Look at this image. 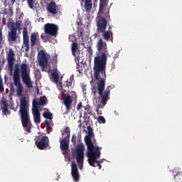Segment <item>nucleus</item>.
I'll return each mask as SVG.
<instances>
[{"label": "nucleus", "instance_id": "17", "mask_svg": "<svg viewBox=\"0 0 182 182\" xmlns=\"http://www.w3.org/2000/svg\"><path fill=\"white\" fill-rule=\"evenodd\" d=\"M174 174V180L176 182H182V171L180 169V167H176L172 171Z\"/></svg>", "mask_w": 182, "mask_h": 182}, {"label": "nucleus", "instance_id": "14", "mask_svg": "<svg viewBox=\"0 0 182 182\" xmlns=\"http://www.w3.org/2000/svg\"><path fill=\"white\" fill-rule=\"evenodd\" d=\"M16 28L14 26V23H12L10 31L8 35V41L9 42H16L18 39V34H16Z\"/></svg>", "mask_w": 182, "mask_h": 182}, {"label": "nucleus", "instance_id": "25", "mask_svg": "<svg viewBox=\"0 0 182 182\" xmlns=\"http://www.w3.org/2000/svg\"><path fill=\"white\" fill-rule=\"evenodd\" d=\"M44 123H46V124L47 134H49L50 132H52L53 130L52 127H53V121H52V119L51 120L46 119L44 121Z\"/></svg>", "mask_w": 182, "mask_h": 182}, {"label": "nucleus", "instance_id": "4", "mask_svg": "<svg viewBox=\"0 0 182 182\" xmlns=\"http://www.w3.org/2000/svg\"><path fill=\"white\" fill-rule=\"evenodd\" d=\"M13 80L14 82V85L17 87V96L21 97L23 93V86H22V83L21 82V73L19 71V66L18 65H16L14 68Z\"/></svg>", "mask_w": 182, "mask_h": 182}, {"label": "nucleus", "instance_id": "49", "mask_svg": "<svg viewBox=\"0 0 182 182\" xmlns=\"http://www.w3.org/2000/svg\"><path fill=\"white\" fill-rule=\"evenodd\" d=\"M2 63H3V65H4V63H5V59H3Z\"/></svg>", "mask_w": 182, "mask_h": 182}, {"label": "nucleus", "instance_id": "13", "mask_svg": "<svg viewBox=\"0 0 182 182\" xmlns=\"http://www.w3.org/2000/svg\"><path fill=\"white\" fill-rule=\"evenodd\" d=\"M46 11L48 14H51V15H58V12H59V9L58 8V5H56V2L55 1H51L46 6Z\"/></svg>", "mask_w": 182, "mask_h": 182}, {"label": "nucleus", "instance_id": "30", "mask_svg": "<svg viewBox=\"0 0 182 182\" xmlns=\"http://www.w3.org/2000/svg\"><path fill=\"white\" fill-rule=\"evenodd\" d=\"M36 33H33L31 36V46L33 47V46L36 43V39H37Z\"/></svg>", "mask_w": 182, "mask_h": 182}, {"label": "nucleus", "instance_id": "18", "mask_svg": "<svg viewBox=\"0 0 182 182\" xmlns=\"http://www.w3.org/2000/svg\"><path fill=\"white\" fill-rule=\"evenodd\" d=\"M111 29L112 28L109 27L107 31H105L102 33L103 39L107 42H109V41L113 42V32L111 31Z\"/></svg>", "mask_w": 182, "mask_h": 182}, {"label": "nucleus", "instance_id": "24", "mask_svg": "<svg viewBox=\"0 0 182 182\" xmlns=\"http://www.w3.org/2000/svg\"><path fill=\"white\" fill-rule=\"evenodd\" d=\"M62 135L67 140L70 139V128L69 127H65L63 131H61Z\"/></svg>", "mask_w": 182, "mask_h": 182}, {"label": "nucleus", "instance_id": "29", "mask_svg": "<svg viewBox=\"0 0 182 182\" xmlns=\"http://www.w3.org/2000/svg\"><path fill=\"white\" fill-rule=\"evenodd\" d=\"M106 7V0H100V9H99V13L102 14L105 11V8Z\"/></svg>", "mask_w": 182, "mask_h": 182}, {"label": "nucleus", "instance_id": "2", "mask_svg": "<svg viewBox=\"0 0 182 182\" xmlns=\"http://www.w3.org/2000/svg\"><path fill=\"white\" fill-rule=\"evenodd\" d=\"M28 104L26 102V98L22 97L20 100V110L21 117V124L24 130L27 133H31V129H32V122L29 119V112H28Z\"/></svg>", "mask_w": 182, "mask_h": 182}, {"label": "nucleus", "instance_id": "32", "mask_svg": "<svg viewBox=\"0 0 182 182\" xmlns=\"http://www.w3.org/2000/svg\"><path fill=\"white\" fill-rule=\"evenodd\" d=\"M85 48L90 55H93V50H92V44L90 43L85 46Z\"/></svg>", "mask_w": 182, "mask_h": 182}, {"label": "nucleus", "instance_id": "39", "mask_svg": "<svg viewBox=\"0 0 182 182\" xmlns=\"http://www.w3.org/2000/svg\"><path fill=\"white\" fill-rule=\"evenodd\" d=\"M4 43V36H2V28H0V46Z\"/></svg>", "mask_w": 182, "mask_h": 182}, {"label": "nucleus", "instance_id": "3", "mask_svg": "<svg viewBox=\"0 0 182 182\" xmlns=\"http://www.w3.org/2000/svg\"><path fill=\"white\" fill-rule=\"evenodd\" d=\"M87 145L86 156L88 159V163L92 167H96L95 162L97 159H100L102 155V146H95L93 141L85 142Z\"/></svg>", "mask_w": 182, "mask_h": 182}, {"label": "nucleus", "instance_id": "1", "mask_svg": "<svg viewBox=\"0 0 182 182\" xmlns=\"http://www.w3.org/2000/svg\"><path fill=\"white\" fill-rule=\"evenodd\" d=\"M97 49L100 55H98L94 58V77L98 82L97 90L101 99L100 103L105 107L109 102V99H110V90L112 89V86L109 85L105 90L107 77L106 63H107V55H109L107 44L100 38L97 43Z\"/></svg>", "mask_w": 182, "mask_h": 182}, {"label": "nucleus", "instance_id": "48", "mask_svg": "<svg viewBox=\"0 0 182 182\" xmlns=\"http://www.w3.org/2000/svg\"><path fill=\"white\" fill-rule=\"evenodd\" d=\"M70 79V80H73V75H72Z\"/></svg>", "mask_w": 182, "mask_h": 182}, {"label": "nucleus", "instance_id": "11", "mask_svg": "<svg viewBox=\"0 0 182 182\" xmlns=\"http://www.w3.org/2000/svg\"><path fill=\"white\" fill-rule=\"evenodd\" d=\"M35 144L39 150H45L49 147V137L43 136L36 141Z\"/></svg>", "mask_w": 182, "mask_h": 182}, {"label": "nucleus", "instance_id": "19", "mask_svg": "<svg viewBox=\"0 0 182 182\" xmlns=\"http://www.w3.org/2000/svg\"><path fill=\"white\" fill-rule=\"evenodd\" d=\"M79 47H77V43L73 42L71 46L72 55L76 58H80V51L77 50Z\"/></svg>", "mask_w": 182, "mask_h": 182}, {"label": "nucleus", "instance_id": "23", "mask_svg": "<svg viewBox=\"0 0 182 182\" xmlns=\"http://www.w3.org/2000/svg\"><path fill=\"white\" fill-rule=\"evenodd\" d=\"M82 2H85L84 8L86 12H90L92 10V6L93 4H92V0H81Z\"/></svg>", "mask_w": 182, "mask_h": 182}, {"label": "nucleus", "instance_id": "9", "mask_svg": "<svg viewBox=\"0 0 182 182\" xmlns=\"http://www.w3.org/2000/svg\"><path fill=\"white\" fill-rule=\"evenodd\" d=\"M59 27L56 24L53 23H46L44 25V32L46 35H48L49 36H53V38H56L58 36V31Z\"/></svg>", "mask_w": 182, "mask_h": 182}, {"label": "nucleus", "instance_id": "21", "mask_svg": "<svg viewBox=\"0 0 182 182\" xmlns=\"http://www.w3.org/2000/svg\"><path fill=\"white\" fill-rule=\"evenodd\" d=\"M87 129L88 131V135L87 136H85V142L89 143V142L92 141V137H93V136H95V134H93V128H92V127L87 126Z\"/></svg>", "mask_w": 182, "mask_h": 182}, {"label": "nucleus", "instance_id": "47", "mask_svg": "<svg viewBox=\"0 0 182 182\" xmlns=\"http://www.w3.org/2000/svg\"><path fill=\"white\" fill-rule=\"evenodd\" d=\"M11 2H12V4H15V1H16V0H10Z\"/></svg>", "mask_w": 182, "mask_h": 182}, {"label": "nucleus", "instance_id": "8", "mask_svg": "<svg viewBox=\"0 0 182 182\" xmlns=\"http://www.w3.org/2000/svg\"><path fill=\"white\" fill-rule=\"evenodd\" d=\"M77 154V163H78V167L82 169L83 168V160L85 159V146L83 144H78L76 149Z\"/></svg>", "mask_w": 182, "mask_h": 182}, {"label": "nucleus", "instance_id": "16", "mask_svg": "<svg viewBox=\"0 0 182 182\" xmlns=\"http://www.w3.org/2000/svg\"><path fill=\"white\" fill-rule=\"evenodd\" d=\"M23 47L25 48V51L29 52V36H28L26 28H25L23 32Z\"/></svg>", "mask_w": 182, "mask_h": 182}, {"label": "nucleus", "instance_id": "22", "mask_svg": "<svg viewBox=\"0 0 182 182\" xmlns=\"http://www.w3.org/2000/svg\"><path fill=\"white\" fill-rule=\"evenodd\" d=\"M33 117L36 124L41 123V112H39V110H33Z\"/></svg>", "mask_w": 182, "mask_h": 182}, {"label": "nucleus", "instance_id": "12", "mask_svg": "<svg viewBox=\"0 0 182 182\" xmlns=\"http://www.w3.org/2000/svg\"><path fill=\"white\" fill-rule=\"evenodd\" d=\"M7 64H8V70L11 73L14 72V65L15 63V53L12 48H9V53H7Z\"/></svg>", "mask_w": 182, "mask_h": 182}, {"label": "nucleus", "instance_id": "46", "mask_svg": "<svg viewBox=\"0 0 182 182\" xmlns=\"http://www.w3.org/2000/svg\"><path fill=\"white\" fill-rule=\"evenodd\" d=\"M2 82H3V80H2V77H1V75H0V84L3 83Z\"/></svg>", "mask_w": 182, "mask_h": 182}, {"label": "nucleus", "instance_id": "26", "mask_svg": "<svg viewBox=\"0 0 182 182\" xmlns=\"http://www.w3.org/2000/svg\"><path fill=\"white\" fill-rule=\"evenodd\" d=\"M75 62L77 65V72H79V73H82L83 70V67L80 65V63H82V62L83 61H80V57H77L75 58Z\"/></svg>", "mask_w": 182, "mask_h": 182}, {"label": "nucleus", "instance_id": "27", "mask_svg": "<svg viewBox=\"0 0 182 182\" xmlns=\"http://www.w3.org/2000/svg\"><path fill=\"white\" fill-rule=\"evenodd\" d=\"M51 75L53 77V81L54 83H58L59 82V71L58 69H55L52 73Z\"/></svg>", "mask_w": 182, "mask_h": 182}, {"label": "nucleus", "instance_id": "34", "mask_svg": "<svg viewBox=\"0 0 182 182\" xmlns=\"http://www.w3.org/2000/svg\"><path fill=\"white\" fill-rule=\"evenodd\" d=\"M1 109L4 112H8V104L6 103V102L3 101L1 103Z\"/></svg>", "mask_w": 182, "mask_h": 182}, {"label": "nucleus", "instance_id": "51", "mask_svg": "<svg viewBox=\"0 0 182 182\" xmlns=\"http://www.w3.org/2000/svg\"><path fill=\"white\" fill-rule=\"evenodd\" d=\"M84 114L86 115V112H84Z\"/></svg>", "mask_w": 182, "mask_h": 182}, {"label": "nucleus", "instance_id": "6", "mask_svg": "<svg viewBox=\"0 0 182 182\" xmlns=\"http://www.w3.org/2000/svg\"><path fill=\"white\" fill-rule=\"evenodd\" d=\"M20 70L23 82L26 84V87L31 89L33 85L29 75V71H28V64L22 63L20 66Z\"/></svg>", "mask_w": 182, "mask_h": 182}, {"label": "nucleus", "instance_id": "7", "mask_svg": "<svg viewBox=\"0 0 182 182\" xmlns=\"http://www.w3.org/2000/svg\"><path fill=\"white\" fill-rule=\"evenodd\" d=\"M37 59L42 72H46V70H48V63L49 62V60L48 59V57H46V53L43 50H40L38 53Z\"/></svg>", "mask_w": 182, "mask_h": 182}, {"label": "nucleus", "instance_id": "31", "mask_svg": "<svg viewBox=\"0 0 182 182\" xmlns=\"http://www.w3.org/2000/svg\"><path fill=\"white\" fill-rule=\"evenodd\" d=\"M43 117H44V119H48V120H52V119H53L52 113L48 112H44L43 113Z\"/></svg>", "mask_w": 182, "mask_h": 182}, {"label": "nucleus", "instance_id": "41", "mask_svg": "<svg viewBox=\"0 0 182 182\" xmlns=\"http://www.w3.org/2000/svg\"><path fill=\"white\" fill-rule=\"evenodd\" d=\"M82 107H85L83 106L82 102H79L78 105H77V111L80 112V109H82Z\"/></svg>", "mask_w": 182, "mask_h": 182}, {"label": "nucleus", "instance_id": "40", "mask_svg": "<svg viewBox=\"0 0 182 182\" xmlns=\"http://www.w3.org/2000/svg\"><path fill=\"white\" fill-rule=\"evenodd\" d=\"M27 4L31 9H33V0H27Z\"/></svg>", "mask_w": 182, "mask_h": 182}, {"label": "nucleus", "instance_id": "43", "mask_svg": "<svg viewBox=\"0 0 182 182\" xmlns=\"http://www.w3.org/2000/svg\"><path fill=\"white\" fill-rule=\"evenodd\" d=\"M0 92H4V84L3 83L0 84Z\"/></svg>", "mask_w": 182, "mask_h": 182}, {"label": "nucleus", "instance_id": "33", "mask_svg": "<svg viewBox=\"0 0 182 182\" xmlns=\"http://www.w3.org/2000/svg\"><path fill=\"white\" fill-rule=\"evenodd\" d=\"M85 110H87V114H89L90 116H93V112L92 109H90V105H87L85 107H84Z\"/></svg>", "mask_w": 182, "mask_h": 182}, {"label": "nucleus", "instance_id": "35", "mask_svg": "<svg viewBox=\"0 0 182 182\" xmlns=\"http://www.w3.org/2000/svg\"><path fill=\"white\" fill-rule=\"evenodd\" d=\"M41 38L44 42H49L50 39V37L49 36H45L43 34L41 35Z\"/></svg>", "mask_w": 182, "mask_h": 182}, {"label": "nucleus", "instance_id": "38", "mask_svg": "<svg viewBox=\"0 0 182 182\" xmlns=\"http://www.w3.org/2000/svg\"><path fill=\"white\" fill-rule=\"evenodd\" d=\"M98 122L99 123H103V124H105V123H106V119H105L103 116H100L98 117Z\"/></svg>", "mask_w": 182, "mask_h": 182}, {"label": "nucleus", "instance_id": "10", "mask_svg": "<svg viewBox=\"0 0 182 182\" xmlns=\"http://www.w3.org/2000/svg\"><path fill=\"white\" fill-rule=\"evenodd\" d=\"M76 99H77V96L76 95V92L73 91H72L69 95H67L63 99V103L67 112H69V110L72 109V103L73 101L76 100Z\"/></svg>", "mask_w": 182, "mask_h": 182}, {"label": "nucleus", "instance_id": "36", "mask_svg": "<svg viewBox=\"0 0 182 182\" xmlns=\"http://www.w3.org/2000/svg\"><path fill=\"white\" fill-rule=\"evenodd\" d=\"M39 106V102L33 101V110H39L38 107Z\"/></svg>", "mask_w": 182, "mask_h": 182}, {"label": "nucleus", "instance_id": "37", "mask_svg": "<svg viewBox=\"0 0 182 182\" xmlns=\"http://www.w3.org/2000/svg\"><path fill=\"white\" fill-rule=\"evenodd\" d=\"M100 163H102V161H97V159H96V161L95 162V166L93 167H99V170L102 169V165H100Z\"/></svg>", "mask_w": 182, "mask_h": 182}, {"label": "nucleus", "instance_id": "5", "mask_svg": "<svg viewBox=\"0 0 182 182\" xmlns=\"http://www.w3.org/2000/svg\"><path fill=\"white\" fill-rule=\"evenodd\" d=\"M107 18L108 21H110V13L109 10L105 14L104 17L99 16L97 18V31L98 33H103L106 31V28H107Z\"/></svg>", "mask_w": 182, "mask_h": 182}, {"label": "nucleus", "instance_id": "44", "mask_svg": "<svg viewBox=\"0 0 182 182\" xmlns=\"http://www.w3.org/2000/svg\"><path fill=\"white\" fill-rule=\"evenodd\" d=\"M78 123H80V124L78 125V127H82V120H79Z\"/></svg>", "mask_w": 182, "mask_h": 182}, {"label": "nucleus", "instance_id": "45", "mask_svg": "<svg viewBox=\"0 0 182 182\" xmlns=\"http://www.w3.org/2000/svg\"><path fill=\"white\" fill-rule=\"evenodd\" d=\"M114 114H116V116H119V112H117V111H114Z\"/></svg>", "mask_w": 182, "mask_h": 182}, {"label": "nucleus", "instance_id": "15", "mask_svg": "<svg viewBox=\"0 0 182 182\" xmlns=\"http://www.w3.org/2000/svg\"><path fill=\"white\" fill-rule=\"evenodd\" d=\"M71 175L74 181H79L80 175L79 174V169H77V166L75 162H72L71 164Z\"/></svg>", "mask_w": 182, "mask_h": 182}, {"label": "nucleus", "instance_id": "20", "mask_svg": "<svg viewBox=\"0 0 182 182\" xmlns=\"http://www.w3.org/2000/svg\"><path fill=\"white\" fill-rule=\"evenodd\" d=\"M60 148L63 151H68V150H69V139H61L60 141Z\"/></svg>", "mask_w": 182, "mask_h": 182}, {"label": "nucleus", "instance_id": "28", "mask_svg": "<svg viewBox=\"0 0 182 182\" xmlns=\"http://www.w3.org/2000/svg\"><path fill=\"white\" fill-rule=\"evenodd\" d=\"M39 106H46L48 105V98L46 97H41L38 100Z\"/></svg>", "mask_w": 182, "mask_h": 182}, {"label": "nucleus", "instance_id": "50", "mask_svg": "<svg viewBox=\"0 0 182 182\" xmlns=\"http://www.w3.org/2000/svg\"><path fill=\"white\" fill-rule=\"evenodd\" d=\"M98 0H94V2H97Z\"/></svg>", "mask_w": 182, "mask_h": 182}, {"label": "nucleus", "instance_id": "52", "mask_svg": "<svg viewBox=\"0 0 182 182\" xmlns=\"http://www.w3.org/2000/svg\"><path fill=\"white\" fill-rule=\"evenodd\" d=\"M23 1V2H24V1H26V0H22Z\"/></svg>", "mask_w": 182, "mask_h": 182}, {"label": "nucleus", "instance_id": "42", "mask_svg": "<svg viewBox=\"0 0 182 182\" xmlns=\"http://www.w3.org/2000/svg\"><path fill=\"white\" fill-rule=\"evenodd\" d=\"M71 141H72V143H73V144H76V135L75 134H73Z\"/></svg>", "mask_w": 182, "mask_h": 182}]
</instances>
